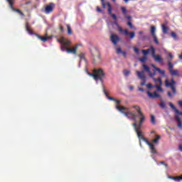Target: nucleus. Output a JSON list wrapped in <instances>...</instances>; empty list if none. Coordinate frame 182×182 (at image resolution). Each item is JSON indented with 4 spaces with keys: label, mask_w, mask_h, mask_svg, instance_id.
I'll return each mask as SVG.
<instances>
[{
    "label": "nucleus",
    "mask_w": 182,
    "mask_h": 182,
    "mask_svg": "<svg viewBox=\"0 0 182 182\" xmlns=\"http://www.w3.org/2000/svg\"><path fill=\"white\" fill-rule=\"evenodd\" d=\"M80 60H83V59H85V55L84 54H80Z\"/></svg>",
    "instance_id": "4c0bfd02"
},
{
    "label": "nucleus",
    "mask_w": 182,
    "mask_h": 182,
    "mask_svg": "<svg viewBox=\"0 0 182 182\" xmlns=\"http://www.w3.org/2000/svg\"><path fill=\"white\" fill-rule=\"evenodd\" d=\"M107 99H108L109 100H112L113 102H114V100H116V99H114V98H113V97H109V96L107 97Z\"/></svg>",
    "instance_id": "58836bf2"
},
{
    "label": "nucleus",
    "mask_w": 182,
    "mask_h": 182,
    "mask_svg": "<svg viewBox=\"0 0 182 182\" xmlns=\"http://www.w3.org/2000/svg\"><path fill=\"white\" fill-rule=\"evenodd\" d=\"M151 35L153 37L155 43L159 45V39H157V36L156 35V27L154 26L151 27Z\"/></svg>",
    "instance_id": "9b49d317"
},
{
    "label": "nucleus",
    "mask_w": 182,
    "mask_h": 182,
    "mask_svg": "<svg viewBox=\"0 0 182 182\" xmlns=\"http://www.w3.org/2000/svg\"><path fill=\"white\" fill-rule=\"evenodd\" d=\"M173 178L174 177H173V176H168V178H171V180H173Z\"/></svg>",
    "instance_id": "5fc2aeb1"
},
{
    "label": "nucleus",
    "mask_w": 182,
    "mask_h": 182,
    "mask_svg": "<svg viewBox=\"0 0 182 182\" xmlns=\"http://www.w3.org/2000/svg\"><path fill=\"white\" fill-rule=\"evenodd\" d=\"M144 70H146V72H147L150 76V77H154V76H156V71L159 72V73H160V75L164 77L166 76V71L164 70H161L157 67H156L155 65L151 64L152 68L154 69V73H151V71L150 70V68H149V66L146 65H142Z\"/></svg>",
    "instance_id": "20e7f679"
},
{
    "label": "nucleus",
    "mask_w": 182,
    "mask_h": 182,
    "mask_svg": "<svg viewBox=\"0 0 182 182\" xmlns=\"http://www.w3.org/2000/svg\"><path fill=\"white\" fill-rule=\"evenodd\" d=\"M160 140V136L156 135L155 139L152 140V143L151 142H149V141L146 140V141H148V143H150L152 145V148L153 149H151V146L147 144V142L145 141L146 144H147L149 146V149L151 150V153H153L154 154H156V153H157V151H156V148H154V144H157L159 143V141Z\"/></svg>",
    "instance_id": "39448f33"
},
{
    "label": "nucleus",
    "mask_w": 182,
    "mask_h": 182,
    "mask_svg": "<svg viewBox=\"0 0 182 182\" xmlns=\"http://www.w3.org/2000/svg\"><path fill=\"white\" fill-rule=\"evenodd\" d=\"M101 4L102 6V8L106 9V3L105 2V0H101Z\"/></svg>",
    "instance_id": "72a5a7b5"
},
{
    "label": "nucleus",
    "mask_w": 182,
    "mask_h": 182,
    "mask_svg": "<svg viewBox=\"0 0 182 182\" xmlns=\"http://www.w3.org/2000/svg\"><path fill=\"white\" fill-rule=\"evenodd\" d=\"M127 19H132V17L130 16H127Z\"/></svg>",
    "instance_id": "3c124183"
},
{
    "label": "nucleus",
    "mask_w": 182,
    "mask_h": 182,
    "mask_svg": "<svg viewBox=\"0 0 182 182\" xmlns=\"http://www.w3.org/2000/svg\"><path fill=\"white\" fill-rule=\"evenodd\" d=\"M117 110H119V112H121V113H123L127 119L129 120H133L134 123L132 124V126L134 129V131L136 132L138 139H139V144L141 147V140H143L144 141H146V144H149L151 146V150H153V145L151 143H149L147 141V139L143 136V132L140 131V129H141V125L143 123H144V120H146V117H144V114H143V112H141V109H140V107L137 105H134L132 107V109H135L138 113V117L139 118V124H137V115L134 114V112H132L130 111H128L127 112H123V110H127L126 107H120L119 105L116 106Z\"/></svg>",
    "instance_id": "f257e3e1"
},
{
    "label": "nucleus",
    "mask_w": 182,
    "mask_h": 182,
    "mask_svg": "<svg viewBox=\"0 0 182 182\" xmlns=\"http://www.w3.org/2000/svg\"><path fill=\"white\" fill-rule=\"evenodd\" d=\"M67 29L68 35H72V28H70V25L67 24Z\"/></svg>",
    "instance_id": "cd10ccee"
},
{
    "label": "nucleus",
    "mask_w": 182,
    "mask_h": 182,
    "mask_svg": "<svg viewBox=\"0 0 182 182\" xmlns=\"http://www.w3.org/2000/svg\"><path fill=\"white\" fill-rule=\"evenodd\" d=\"M122 32L124 33V35H126V36L129 35L130 39H134V36H136L135 32L129 33V31H127V29L123 30Z\"/></svg>",
    "instance_id": "2eb2a0df"
},
{
    "label": "nucleus",
    "mask_w": 182,
    "mask_h": 182,
    "mask_svg": "<svg viewBox=\"0 0 182 182\" xmlns=\"http://www.w3.org/2000/svg\"><path fill=\"white\" fill-rule=\"evenodd\" d=\"M178 105L181 107H182V101L181 100V101H178ZM181 113H182V112H181Z\"/></svg>",
    "instance_id": "79ce46f5"
},
{
    "label": "nucleus",
    "mask_w": 182,
    "mask_h": 182,
    "mask_svg": "<svg viewBox=\"0 0 182 182\" xmlns=\"http://www.w3.org/2000/svg\"><path fill=\"white\" fill-rule=\"evenodd\" d=\"M171 36L174 39V41H177L178 39V37H177V34L174 32L171 33Z\"/></svg>",
    "instance_id": "b1692460"
},
{
    "label": "nucleus",
    "mask_w": 182,
    "mask_h": 182,
    "mask_svg": "<svg viewBox=\"0 0 182 182\" xmlns=\"http://www.w3.org/2000/svg\"><path fill=\"white\" fill-rule=\"evenodd\" d=\"M134 51L135 52V53H136V55H139V48H137L136 47H134Z\"/></svg>",
    "instance_id": "e433bc0d"
},
{
    "label": "nucleus",
    "mask_w": 182,
    "mask_h": 182,
    "mask_svg": "<svg viewBox=\"0 0 182 182\" xmlns=\"http://www.w3.org/2000/svg\"><path fill=\"white\" fill-rule=\"evenodd\" d=\"M178 149L180 150V151H182V146L181 145H179Z\"/></svg>",
    "instance_id": "09e8293b"
},
{
    "label": "nucleus",
    "mask_w": 182,
    "mask_h": 182,
    "mask_svg": "<svg viewBox=\"0 0 182 182\" xmlns=\"http://www.w3.org/2000/svg\"><path fill=\"white\" fill-rule=\"evenodd\" d=\"M160 107L162 109H166V104L164 102H162L159 105Z\"/></svg>",
    "instance_id": "c9c22d12"
},
{
    "label": "nucleus",
    "mask_w": 182,
    "mask_h": 182,
    "mask_svg": "<svg viewBox=\"0 0 182 182\" xmlns=\"http://www.w3.org/2000/svg\"><path fill=\"white\" fill-rule=\"evenodd\" d=\"M151 122L152 124H156V118L154 115H151Z\"/></svg>",
    "instance_id": "c85d7f7f"
},
{
    "label": "nucleus",
    "mask_w": 182,
    "mask_h": 182,
    "mask_svg": "<svg viewBox=\"0 0 182 182\" xmlns=\"http://www.w3.org/2000/svg\"><path fill=\"white\" fill-rule=\"evenodd\" d=\"M127 25L129 26V28H132V29H136V28L133 26V24H132V22L129 21L127 23Z\"/></svg>",
    "instance_id": "f704fd0d"
},
{
    "label": "nucleus",
    "mask_w": 182,
    "mask_h": 182,
    "mask_svg": "<svg viewBox=\"0 0 182 182\" xmlns=\"http://www.w3.org/2000/svg\"><path fill=\"white\" fill-rule=\"evenodd\" d=\"M176 119L178 122V127H179V129H182L181 119H180V117L178 116H176Z\"/></svg>",
    "instance_id": "4be33fe9"
},
{
    "label": "nucleus",
    "mask_w": 182,
    "mask_h": 182,
    "mask_svg": "<svg viewBox=\"0 0 182 182\" xmlns=\"http://www.w3.org/2000/svg\"><path fill=\"white\" fill-rule=\"evenodd\" d=\"M114 24L116 25V26H117L119 32H121V33L123 32V28H122V27L119 26V23H117V21H114Z\"/></svg>",
    "instance_id": "a878e982"
},
{
    "label": "nucleus",
    "mask_w": 182,
    "mask_h": 182,
    "mask_svg": "<svg viewBox=\"0 0 182 182\" xmlns=\"http://www.w3.org/2000/svg\"><path fill=\"white\" fill-rule=\"evenodd\" d=\"M60 29L61 31H63V27L60 26Z\"/></svg>",
    "instance_id": "864d4df0"
},
{
    "label": "nucleus",
    "mask_w": 182,
    "mask_h": 182,
    "mask_svg": "<svg viewBox=\"0 0 182 182\" xmlns=\"http://www.w3.org/2000/svg\"><path fill=\"white\" fill-rule=\"evenodd\" d=\"M31 4V2H29V1H28V2H26V5H28V4Z\"/></svg>",
    "instance_id": "6e6d98bb"
},
{
    "label": "nucleus",
    "mask_w": 182,
    "mask_h": 182,
    "mask_svg": "<svg viewBox=\"0 0 182 182\" xmlns=\"http://www.w3.org/2000/svg\"><path fill=\"white\" fill-rule=\"evenodd\" d=\"M138 90H139V92H144V90L140 87H138Z\"/></svg>",
    "instance_id": "a18cd8bd"
},
{
    "label": "nucleus",
    "mask_w": 182,
    "mask_h": 182,
    "mask_svg": "<svg viewBox=\"0 0 182 182\" xmlns=\"http://www.w3.org/2000/svg\"><path fill=\"white\" fill-rule=\"evenodd\" d=\"M172 180H174V181H180L182 180V176L173 177L172 178Z\"/></svg>",
    "instance_id": "c756f323"
},
{
    "label": "nucleus",
    "mask_w": 182,
    "mask_h": 182,
    "mask_svg": "<svg viewBox=\"0 0 182 182\" xmlns=\"http://www.w3.org/2000/svg\"><path fill=\"white\" fill-rule=\"evenodd\" d=\"M151 56L154 58L155 62H158V63H161L163 62L161 56L156 55V48H152Z\"/></svg>",
    "instance_id": "1a4fd4ad"
},
{
    "label": "nucleus",
    "mask_w": 182,
    "mask_h": 182,
    "mask_svg": "<svg viewBox=\"0 0 182 182\" xmlns=\"http://www.w3.org/2000/svg\"><path fill=\"white\" fill-rule=\"evenodd\" d=\"M129 90H133V89H134V87H133V85H129Z\"/></svg>",
    "instance_id": "37998d69"
},
{
    "label": "nucleus",
    "mask_w": 182,
    "mask_h": 182,
    "mask_svg": "<svg viewBox=\"0 0 182 182\" xmlns=\"http://www.w3.org/2000/svg\"><path fill=\"white\" fill-rule=\"evenodd\" d=\"M121 9L122 11V14H124V15L127 14V10L125 9V7H122Z\"/></svg>",
    "instance_id": "473e14b6"
},
{
    "label": "nucleus",
    "mask_w": 182,
    "mask_h": 182,
    "mask_svg": "<svg viewBox=\"0 0 182 182\" xmlns=\"http://www.w3.org/2000/svg\"><path fill=\"white\" fill-rule=\"evenodd\" d=\"M161 164H164L165 166V167H167V164H164L163 161L161 162Z\"/></svg>",
    "instance_id": "8fccbe9b"
},
{
    "label": "nucleus",
    "mask_w": 182,
    "mask_h": 182,
    "mask_svg": "<svg viewBox=\"0 0 182 182\" xmlns=\"http://www.w3.org/2000/svg\"><path fill=\"white\" fill-rule=\"evenodd\" d=\"M168 96L169 97H173V95H171V92H168Z\"/></svg>",
    "instance_id": "49530a36"
},
{
    "label": "nucleus",
    "mask_w": 182,
    "mask_h": 182,
    "mask_svg": "<svg viewBox=\"0 0 182 182\" xmlns=\"http://www.w3.org/2000/svg\"><path fill=\"white\" fill-rule=\"evenodd\" d=\"M58 42L61 43V50L63 52H67V53H76V50H77V46L74 47L73 48H69V46L70 45V41L61 38L60 40H58Z\"/></svg>",
    "instance_id": "7ed1b4c3"
},
{
    "label": "nucleus",
    "mask_w": 182,
    "mask_h": 182,
    "mask_svg": "<svg viewBox=\"0 0 182 182\" xmlns=\"http://www.w3.org/2000/svg\"><path fill=\"white\" fill-rule=\"evenodd\" d=\"M171 76H180V72L178 70H171L170 71Z\"/></svg>",
    "instance_id": "aec40b11"
},
{
    "label": "nucleus",
    "mask_w": 182,
    "mask_h": 182,
    "mask_svg": "<svg viewBox=\"0 0 182 182\" xmlns=\"http://www.w3.org/2000/svg\"><path fill=\"white\" fill-rule=\"evenodd\" d=\"M146 87H148V89H152L153 85L151 84H148Z\"/></svg>",
    "instance_id": "ea45409f"
},
{
    "label": "nucleus",
    "mask_w": 182,
    "mask_h": 182,
    "mask_svg": "<svg viewBox=\"0 0 182 182\" xmlns=\"http://www.w3.org/2000/svg\"><path fill=\"white\" fill-rule=\"evenodd\" d=\"M124 2H129V0H124Z\"/></svg>",
    "instance_id": "4d7b16f0"
},
{
    "label": "nucleus",
    "mask_w": 182,
    "mask_h": 182,
    "mask_svg": "<svg viewBox=\"0 0 182 182\" xmlns=\"http://www.w3.org/2000/svg\"><path fill=\"white\" fill-rule=\"evenodd\" d=\"M26 31L28 32V33H29V35H32V31L29 29V24H28V23H26Z\"/></svg>",
    "instance_id": "393cba45"
},
{
    "label": "nucleus",
    "mask_w": 182,
    "mask_h": 182,
    "mask_svg": "<svg viewBox=\"0 0 182 182\" xmlns=\"http://www.w3.org/2000/svg\"><path fill=\"white\" fill-rule=\"evenodd\" d=\"M169 106L170 107H171V109H173V110H174V112L177 114H180L181 116H182V112H180V111H178V109H177L176 108V107L174 106V105H173V103L170 102L169 103Z\"/></svg>",
    "instance_id": "a211bd4d"
},
{
    "label": "nucleus",
    "mask_w": 182,
    "mask_h": 182,
    "mask_svg": "<svg viewBox=\"0 0 182 182\" xmlns=\"http://www.w3.org/2000/svg\"><path fill=\"white\" fill-rule=\"evenodd\" d=\"M7 2H9V6H11V9L13 11H14L15 12H17L18 14H19V15H21V16H24L23 13H22V11H21V10L15 9L14 8V6H12L14 5V1L13 0H7Z\"/></svg>",
    "instance_id": "ddd939ff"
},
{
    "label": "nucleus",
    "mask_w": 182,
    "mask_h": 182,
    "mask_svg": "<svg viewBox=\"0 0 182 182\" xmlns=\"http://www.w3.org/2000/svg\"><path fill=\"white\" fill-rule=\"evenodd\" d=\"M154 82L156 83L154 87H156L158 92H163L161 88V85H163V81H161V77L153 78Z\"/></svg>",
    "instance_id": "0eeeda50"
},
{
    "label": "nucleus",
    "mask_w": 182,
    "mask_h": 182,
    "mask_svg": "<svg viewBox=\"0 0 182 182\" xmlns=\"http://www.w3.org/2000/svg\"><path fill=\"white\" fill-rule=\"evenodd\" d=\"M116 52L118 55H120V53H121L122 55H123V56H124V58H126V56L127 55V53H126V51H122V48H117L116 50Z\"/></svg>",
    "instance_id": "6ab92c4d"
},
{
    "label": "nucleus",
    "mask_w": 182,
    "mask_h": 182,
    "mask_svg": "<svg viewBox=\"0 0 182 182\" xmlns=\"http://www.w3.org/2000/svg\"><path fill=\"white\" fill-rule=\"evenodd\" d=\"M153 49H154V47L151 46L150 47V48L147 49V50H142V53L143 55H144L145 56L146 55H149V53L151 52V53H153Z\"/></svg>",
    "instance_id": "f3484780"
},
{
    "label": "nucleus",
    "mask_w": 182,
    "mask_h": 182,
    "mask_svg": "<svg viewBox=\"0 0 182 182\" xmlns=\"http://www.w3.org/2000/svg\"><path fill=\"white\" fill-rule=\"evenodd\" d=\"M139 35H143V31H139Z\"/></svg>",
    "instance_id": "603ef678"
},
{
    "label": "nucleus",
    "mask_w": 182,
    "mask_h": 182,
    "mask_svg": "<svg viewBox=\"0 0 182 182\" xmlns=\"http://www.w3.org/2000/svg\"><path fill=\"white\" fill-rule=\"evenodd\" d=\"M147 95L150 99H156L157 97H160V95H159L157 92H154V93H151L150 92H147Z\"/></svg>",
    "instance_id": "dca6fc26"
},
{
    "label": "nucleus",
    "mask_w": 182,
    "mask_h": 182,
    "mask_svg": "<svg viewBox=\"0 0 182 182\" xmlns=\"http://www.w3.org/2000/svg\"><path fill=\"white\" fill-rule=\"evenodd\" d=\"M114 102H116L117 105H120L122 101L115 99Z\"/></svg>",
    "instance_id": "a19ab883"
},
{
    "label": "nucleus",
    "mask_w": 182,
    "mask_h": 182,
    "mask_svg": "<svg viewBox=\"0 0 182 182\" xmlns=\"http://www.w3.org/2000/svg\"><path fill=\"white\" fill-rule=\"evenodd\" d=\"M168 56H169L170 59H173V54L169 53V54H168Z\"/></svg>",
    "instance_id": "de8ad7c7"
},
{
    "label": "nucleus",
    "mask_w": 182,
    "mask_h": 182,
    "mask_svg": "<svg viewBox=\"0 0 182 182\" xmlns=\"http://www.w3.org/2000/svg\"><path fill=\"white\" fill-rule=\"evenodd\" d=\"M89 76H92L96 82L100 80L102 85V90L104 92V95L107 97H109V94L106 92V89H105V85H103V77H105V72L102 68H99L98 70H94V73H87Z\"/></svg>",
    "instance_id": "f03ea898"
},
{
    "label": "nucleus",
    "mask_w": 182,
    "mask_h": 182,
    "mask_svg": "<svg viewBox=\"0 0 182 182\" xmlns=\"http://www.w3.org/2000/svg\"><path fill=\"white\" fill-rule=\"evenodd\" d=\"M124 76H129V75H130V71L127 70H124Z\"/></svg>",
    "instance_id": "2f4dec72"
},
{
    "label": "nucleus",
    "mask_w": 182,
    "mask_h": 182,
    "mask_svg": "<svg viewBox=\"0 0 182 182\" xmlns=\"http://www.w3.org/2000/svg\"><path fill=\"white\" fill-rule=\"evenodd\" d=\"M136 73L139 79H141L143 82H141V86H146V75H144V70L139 71L136 70Z\"/></svg>",
    "instance_id": "6e6552de"
},
{
    "label": "nucleus",
    "mask_w": 182,
    "mask_h": 182,
    "mask_svg": "<svg viewBox=\"0 0 182 182\" xmlns=\"http://www.w3.org/2000/svg\"><path fill=\"white\" fill-rule=\"evenodd\" d=\"M53 8H55V4L53 3H50L45 7L43 11L44 12V14L48 15V14H50L53 11Z\"/></svg>",
    "instance_id": "9d476101"
},
{
    "label": "nucleus",
    "mask_w": 182,
    "mask_h": 182,
    "mask_svg": "<svg viewBox=\"0 0 182 182\" xmlns=\"http://www.w3.org/2000/svg\"><path fill=\"white\" fill-rule=\"evenodd\" d=\"M97 12H103V11L100 9V8H99V6L97 7Z\"/></svg>",
    "instance_id": "c03bdc74"
},
{
    "label": "nucleus",
    "mask_w": 182,
    "mask_h": 182,
    "mask_svg": "<svg viewBox=\"0 0 182 182\" xmlns=\"http://www.w3.org/2000/svg\"><path fill=\"white\" fill-rule=\"evenodd\" d=\"M37 38H38V39H40L43 42H46V41H48V39H50V37H43L41 36H37Z\"/></svg>",
    "instance_id": "412c9836"
},
{
    "label": "nucleus",
    "mask_w": 182,
    "mask_h": 182,
    "mask_svg": "<svg viewBox=\"0 0 182 182\" xmlns=\"http://www.w3.org/2000/svg\"><path fill=\"white\" fill-rule=\"evenodd\" d=\"M165 86L166 87H171L173 95H176V81H174V79H171V82L166 79L165 80Z\"/></svg>",
    "instance_id": "423d86ee"
},
{
    "label": "nucleus",
    "mask_w": 182,
    "mask_h": 182,
    "mask_svg": "<svg viewBox=\"0 0 182 182\" xmlns=\"http://www.w3.org/2000/svg\"><path fill=\"white\" fill-rule=\"evenodd\" d=\"M162 32L163 33H167L168 32V27L166 26V25H162Z\"/></svg>",
    "instance_id": "5701e85b"
},
{
    "label": "nucleus",
    "mask_w": 182,
    "mask_h": 182,
    "mask_svg": "<svg viewBox=\"0 0 182 182\" xmlns=\"http://www.w3.org/2000/svg\"><path fill=\"white\" fill-rule=\"evenodd\" d=\"M110 41L113 43V45H117V42L120 41V38H119V36L112 33L110 36Z\"/></svg>",
    "instance_id": "f8f14e48"
},
{
    "label": "nucleus",
    "mask_w": 182,
    "mask_h": 182,
    "mask_svg": "<svg viewBox=\"0 0 182 182\" xmlns=\"http://www.w3.org/2000/svg\"><path fill=\"white\" fill-rule=\"evenodd\" d=\"M146 60H147L146 56H144L141 58H140V61L142 62V63H144V62H146Z\"/></svg>",
    "instance_id": "7c9ffc66"
},
{
    "label": "nucleus",
    "mask_w": 182,
    "mask_h": 182,
    "mask_svg": "<svg viewBox=\"0 0 182 182\" xmlns=\"http://www.w3.org/2000/svg\"><path fill=\"white\" fill-rule=\"evenodd\" d=\"M113 2H116V0H112Z\"/></svg>",
    "instance_id": "13d9d810"
},
{
    "label": "nucleus",
    "mask_w": 182,
    "mask_h": 182,
    "mask_svg": "<svg viewBox=\"0 0 182 182\" xmlns=\"http://www.w3.org/2000/svg\"><path fill=\"white\" fill-rule=\"evenodd\" d=\"M107 6H108V13L109 14L112 16V18L116 21V19H117V16H116V14H112V6L110 5V3L107 2Z\"/></svg>",
    "instance_id": "4468645a"
},
{
    "label": "nucleus",
    "mask_w": 182,
    "mask_h": 182,
    "mask_svg": "<svg viewBox=\"0 0 182 182\" xmlns=\"http://www.w3.org/2000/svg\"><path fill=\"white\" fill-rule=\"evenodd\" d=\"M168 70L169 72H171V70H173V68H174V65L171 62H168Z\"/></svg>",
    "instance_id": "bb28decb"
}]
</instances>
